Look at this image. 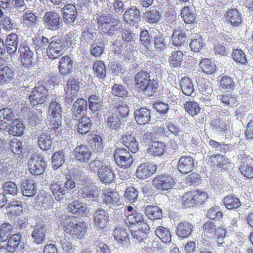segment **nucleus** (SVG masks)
I'll use <instances>...</instances> for the list:
<instances>
[{
	"instance_id": "nucleus-1",
	"label": "nucleus",
	"mask_w": 253,
	"mask_h": 253,
	"mask_svg": "<svg viewBox=\"0 0 253 253\" xmlns=\"http://www.w3.org/2000/svg\"><path fill=\"white\" fill-rule=\"evenodd\" d=\"M87 108V101L83 98H78L73 105L72 111L75 119L81 121L78 123L77 130L82 134L86 133L91 128L90 120L86 117H83L86 114Z\"/></svg>"
},
{
	"instance_id": "nucleus-2",
	"label": "nucleus",
	"mask_w": 253,
	"mask_h": 253,
	"mask_svg": "<svg viewBox=\"0 0 253 253\" xmlns=\"http://www.w3.org/2000/svg\"><path fill=\"white\" fill-rule=\"evenodd\" d=\"M63 226L64 231L75 238L82 239L87 232L86 223L77 217H66Z\"/></svg>"
},
{
	"instance_id": "nucleus-3",
	"label": "nucleus",
	"mask_w": 253,
	"mask_h": 253,
	"mask_svg": "<svg viewBox=\"0 0 253 253\" xmlns=\"http://www.w3.org/2000/svg\"><path fill=\"white\" fill-rule=\"evenodd\" d=\"M53 95L49 94L46 87L38 83L31 92L29 99L33 107H40L43 104L53 100Z\"/></svg>"
},
{
	"instance_id": "nucleus-4",
	"label": "nucleus",
	"mask_w": 253,
	"mask_h": 253,
	"mask_svg": "<svg viewBox=\"0 0 253 253\" xmlns=\"http://www.w3.org/2000/svg\"><path fill=\"white\" fill-rule=\"evenodd\" d=\"M66 50L64 39L58 36H54L49 39L46 53L50 59L59 57Z\"/></svg>"
},
{
	"instance_id": "nucleus-5",
	"label": "nucleus",
	"mask_w": 253,
	"mask_h": 253,
	"mask_svg": "<svg viewBox=\"0 0 253 253\" xmlns=\"http://www.w3.org/2000/svg\"><path fill=\"white\" fill-rule=\"evenodd\" d=\"M99 194V191L96 187L84 184H83L82 188L77 193V198L79 200L88 204L98 202Z\"/></svg>"
},
{
	"instance_id": "nucleus-6",
	"label": "nucleus",
	"mask_w": 253,
	"mask_h": 253,
	"mask_svg": "<svg viewBox=\"0 0 253 253\" xmlns=\"http://www.w3.org/2000/svg\"><path fill=\"white\" fill-rule=\"evenodd\" d=\"M44 27L51 31H58L62 27V20L59 13L50 11L47 12L43 16Z\"/></svg>"
},
{
	"instance_id": "nucleus-7",
	"label": "nucleus",
	"mask_w": 253,
	"mask_h": 253,
	"mask_svg": "<svg viewBox=\"0 0 253 253\" xmlns=\"http://www.w3.org/2000/svg\"><path fill=\"white\" fill-rule=\"evenodd\" d=\"M45 162L43 157L37 154H34L28 161V167L30 172L33 175H40L44 170Z\"/></svg>"
},
{
	"instance_id": "nucleus-8",
	"label": "nucleus",
	"mask_w": 253,
	"mask_h": 253,
	"mask_svg": "<svg viewBox=\"0 0 253 253\" xmlns=\"http://www.w3.org/2000/svg\"><path fill=\"white\" fill-rule=\"evenodd\" d=\"M238 160L240 163L239 169L241 173L248 178L253 177V159L243 152L238 156Z\"/></svg>"
},
{
	"instance_id": "nucleus-9",
	"label": "nucleus",
	"mask_w": 253,
	"mask_h": 253,
	"mask_svg": "<svg viewBox=\"0 0 253 253\" xmlns=\"http://www.w3.org/2000/svg\"><path fill=\"white\" fill-rule=\"evenodd\" d=\"M73 155L75 160L80 164H87L91 159L92 153L88 146L80 144L74 149Z\"/></svg>"
},
{
	"instance_id": "nucleus-10",
	"label": "nucleus",
	"mask_w": 253,
	"mask_h": 253,
	"mask_svg": "<svg viewBox=\"0 0 253 253\" xmlns=\"http://www.w3.org/2000/svg\"><path fill=\"white\" fill-rule=\"evenodd\" d=\"M80 88L79 82L75 79H70L65 87V101L67 104H70L77 97Z\"/></svg>"
},
{
	"instance_id": "nucleus-11",
	"label": "nucleus",
	"mask_w": 253,
	"mask_h": 253,
	"mask_svg": "<svg viewBox=\"0 0 253 253\" xmlns=\"http://www.w3.org/2000/svg\"><path fill=\"white\" fill-rule=\"evenodd\" d=\"M197 165L194 158L191 156H181L177 164V168L182 174H187L192 171Z\"/></svg>"
},
{
	"instance_id": "nucleus-12",
	"label": "nucleus",
	"mask_w": 253,
	"mask_h": 253,
	"mask_svg": "<svg viewBox=\"0 0 253 253\" xmlns=\"http://www.w3.org/2000/svg\"><path fill=\"white\" fill-rule=\"evenodd\" d=\"M174 181L172 177L169 174H162L155 176L153 180V184L157 189L165 191L171 189Z\"/></svg>"
},
{
	"instance_id": "nucleus-13",
	"label": "nucleus",
	"mask_w": 253,
	"mask_h": 253,
	"mask_svg": "<svg viewBox=\"0 0 253 253\" xmlns=\"http://www.w3.org/2000/svg\"><path fill=\"white\" fill-rule=\"evenodd\" d=\"M114 239L117 244L124 249H127L130 245L128 234L123 228H115L113 230Z\"/></svg>"
},
{
	"instance_id": "nucleus-14",
	"label": "nucleus",
	"mask_w": 253,
	"mask_h": 253,
	"mask_svg": "<svg viewBox=\"0 0 253 253\" xmlns=\"http://www.w3.org/2000/svg\"><path fill=\"white\" fill-rule=\"evenodd\" d=\"M46 232L47 230L44 224H37L31 234L32 240L33 243L37 245L45 243Z\"/></svg>"
},
{
	"instance_id": "nucleus-15",
	"label": "nucleus",
	"mask_w": 253,
	"mask_h": 253,
	"mask_svg": "<svg viewBox=\"0 0 253 253\" xmlns=\"http://www.w3.org/2000/svg\"><path fill=\"white\" fill-rule=\"evenodd\" d=\"M89 108L94 116L97 117L103 107V98L98 93L92 94L88 97Z\"/></svg>"
},
{
	"instance_id": "nucleus-16",
	"label": "nucleus",
	"mask_w": 253,
	"mask_h": 253,
	"mask_svg": "<svg viewBox=\"0 0 253 253\" xmlns=\"http://www.w3.org/2000/svg\"><path fill=\"white\" fill-rule=\"evenodd\" d=\"M156 169V166L154 164H141L137 167L136 172V176L139 178L145 179L154 174Z\"/></svg>"
},
{
	"instance_id": "nucleus-17",
	"label": "nucleus",
	"mask_w": 253,
	"mask_h": 253,
	"mask_svg": "<svg viewBox=\"0 0 253 253\" xmlns=\"http://www.w3.org/2000/svg\"><path fill=\"white\" fill-rule=\"evenodd\" d=\"M109 220L108 213L101 208L96 210L93 214V222L99 228H104Z\"/></svg>"
},
{
	"instance_id": "nucleus-18",
	"label": "nucleus",
	"mask_w": 253,
	"mask_h": 253,
	"mask_svg": "<svg viewBox=\"0 0 253 253\" xmlns=\"http://www.w3.org/2000/svg\"><path fill=\"white\" fill-rule=\"evenodd\" d=\"M36 53L39 55H43L45 52L49 43V39L42 36V37L35 36L32 39Z\"/></svg>"
},
{
	"instance_id": "nucleus-19",
	"label": "nucleus",
	"mask_w": 253,
	"mask_h": 253,
	"mask_svg": "<svg viewBox=\"0 0 253 253\" xmlns=\"http://www.w3.org/2000/svg\"><path fill=\"white\" fill-rule=\"evenodd\" d=\"M62 10L64 22L66 24L73 23L77 15V10L75 5L72 4H68L63 7Z\"/></svg>"
},
{
	"instance_id": "nucleus-20",
	"label": "nucleus",
	"mask_w": 253,
	"mask_h": 253,
	"mask_svg": "<svg viewBox=\"0 0 253 253\" xmlns=\"http://www.w3.org/2000/svg\"><path fill=\"white\" fill-rule=\"evenodd\" d=\"M105 119L106 125L112 131L121 129L122 121L117 114L109 113L106 114Z\"/></svg>"
},
{
	"instance_id": "nucleus-21",
	"label": "nucleus",
	"mask_w": 253,
	"mask_h": 253,
	"mask_svg": "<svg viewBox=\"0 0 253 253\" xmlns=\"http://www.w3.org/2000/svg\"><path fill=\"white\" fill-rule=\"evenodd\" d=\"M14 118V114L11 109L8 107L0 110V129L4 130L7 128L8 123Z\"/></svg>"
},
{
	"instance_id": "nucleus-22",
	"label": "nucleus",
	"mask_w": 253,
	"mask_h": 253,
	"mask_svg": "<svg viewBox=\"0 0 253 253\" xmlns=\"http://www.w3.org/2000/svg\"><path fill=\"white\" fill-rule=\"evenodd\" d=\"M97 174L100 181L104 183H111L114 178L112 169L106 165H102L99 168Z\"/></svg>"
},
{
	"instance_id": "nucleus-23",
	"label": "nucleus",
	"mask_w": 253,
	"mask_h": 253,
	"mask_svg": "<svg viewBox=\"0 0 253 253\" xmlns=\"http://www.w3.org/2000/svg\"><path fill=\"white\" fill-rule=\"evenodd\" d=\"M158 86L159 82L157 79L152 75L144 87L142 88L139 92L146 96H151L156 93Z\"/></svg>"
},
{
	"instance_id": "nucleus-24",
	"label": "nucleus",
	"mask_w": 253,
	"mask_h": 253,
	"mask_svg": "<svg viewBox=\"0 0 253 253\" xmlns=\"http://www.w3.org/2000/svg\"><path fill=\"white\" fill-rule=\"evenodd\" d=\"M139 15L140 11L138 8L131 7L125 11L123 17L127 24L134 26L140 21Z\"/></svg>"
},
{
	"instance_id": "nucleus-25",
	"label": "nucleus",
	"mask_w": 253,
	"mask_h": 253,
	"mask_svg": "<svg viewBox=\"0 0 253 253\" xmlns=\"http://www.w3.org/2000/svg\"><path fill=\"white\" fill-rule=\"evenodd\" d=\"M6 52L12 54L16 51L19 42V37L14 33L8 35L5 41Z\"/></svg>"
},
{
	"instance_id": "nucleus-26",
	"label": "nucleus",
	"mask_w": 253,
	"mask_h": 253,
	"mask_svg": "<svg viewBox=\"0 0 253 253\" xmlns=\"http://www.w3.org/2000/svg\"><path fill=\"white\" fill-rule=\"evenodd\" d=\"M134 115L135 120L138 124L144 125L150 121L151 111L146 108L143 107L136 110Z\"/></svg>"
},
{
	"instance_id": "nucleus-27",
	"label": "nucleus",
	"mask_w": 253,
	"mask_h": 253,
	"mask_svg": "<svg viewBox=\"0 0 253 253\" xmlns=\"http://www.w3.org/2000/svg\"><path fill=\"white\" fill-rule=\"evenodd\" d=\"M102 194L104 197V202L110 208L113 206L119 205L120 196L119 194L111 189H107L103 191Z\"/></svg>"
},
{
	"instance_id": "nucleus-28",
	"label": "nucleus",
	"mask_w": 253,
	"mask_h": 253,
	"mask_svg": "<svg viewBox=\"0 0 253 253\" xmlns=\"http://www.w3.org/2000/svg\"><path fill=\"white\" fill-rule=\"evenodd\" d=\"M73 61L68 55L61 57L59 61L58 69L61 74L67 75L73 68Z\"/></svg>"
},
{
	"instance_id": "nucleus-29",
	"label": "nucleus",
	"mask_w": 253,
	"mask_h": 253,
	"mask_svg": "<svg viewBox=\"0 0 253 253\" xmlns=\"http://www.w3.org/2000/svg\"><path fill=\"white\" fill-rule=\"evenodd\" d=\"M21 240V235L20 233L14 234L6 241V243L3 247L8 252L13 253L18 248Z\"/></svg>"
},
{
	"instance_id": "nucleus-30",
	"label": "nucleus",
	"mask_w": 253,
	"mask_h": 253,
	"mask_svg": "<svg viewBox=\"0 0 253 253\" xmlns=\"http://www.w3.org/2000/svg\"><path fill=\"white\" fill-rule=\"evenodd\" d=\"M122 143L132 153H136L138 149V143L135 137L129 133L124 134L122 137Z\"/></svg>"
},
{
	"instance_id": "nucleus-31",
	"label": "nucleus",
	"mask_w": 253,
	"mask_h": 253,
	"mask_svg": "<svg viewBox=\"0 0 253 253\" xmlns=\"http://www.w3.org/2000/svg\"><path fill=\"white\" fill-rule=\"evenodd\" d=\"M151 76V73L143 70L138 72L135 75L134 80V84L139 91L144 87Z\"/></svg>"
},
{
	"instance_id": "nucleus-32",
	"label": "nucleus",
	"mask_w": 253,
	"mask_h": 253,
	"mask_svg": "<svg viewBox=\"0 0 253 253\" xmlns=\"http://www.w3.org/2000/svg\"><path fill=\"white\" fill-rule=\"evenodd\" d=\"M181 16L187 24L193 23L196 19V11L193 5L184 6L181 10Z\"/></svg>"
},
{
	"instance_id": "nucleus-33",
	"label": "nucleus",
	"mask_w": 253,
	"mask_h": 253,
	"mask_svg": "<svg viewBox=\"0 0 253 253\" xmlns=\"http://www.w3.org/2000/svg\"><path fill=\"white\" fill-rule=\"evenodd\" d=\"M53 138L47 132H42L38 135V142L40 148L43 150L51 148Z\"/></svg>"
},
{
	"instance_id": "nucleus-34",
	"label": "nucleus",
	"mask_w": 253,
	"mask_h": 253,
	"mask_svg": "<svg viewBox=\"0 0 253 253\" xmlns=\"http://www.w3.org/2000/svg\"><path fill=\"white\" fill-rule=\"evenodd\" d=\"M193 226L188 222L179 223L176 228V234L181 238L189 237L193 231Z\"/></svg>"
},
{
	"instance_id": "nucleus-35",
	"label": "nucleus",
	"mask_w": 253,
	"mask_h": 253,
	"mask_svg": "<svg viewBox=\"0 0 253 253\" xmlns=\"http://www.w3.org/2000/svg\"><path fill=\"white\" fill-rule=\"evenodd\" d=\"M153 42L155 47L160 50L163 49L167 45V42L166 39L167 37L162 34L159 30L155 29L153 31Z\"/></svg>"
},
{
	"instance_id": "nucleus-36",
	"label": "nucleus",
	"mask_w": 253,
	"mask_h": 253,
	"mask_svg": "<svg viewBox=\"0 0 253 253\" xmlns=\"http://www.w3.org/2000/svg\"><path fill=\"white\" fill-rule=\"evenodd\" d=\"M149 230V227L147 223H143L142 226L137 230L131 231L132 239L135 243H142L146 238V234Z\"/></svg>"
},
{
	"instance_id": "nucleus-37",
	"label": "nucleus",
	"mask_w": 253,
	"mask_h": 253,
	"mask_svg": "<svg viewBox=\"0 0 253 253\" xmlns=\"http://www.w3.org/2000/svg\"><path fill=\"white\" fill-rule=\"evenodd\" d=\"M25 126L23 122L18 119L13 120L8 129L9 134L13 136H20L23 134Z\"/></svg>"
},
{
	"instance_id": "nucleus-38",
	"label": "nucleus",
	"mask_w": 253,
	"mask_h": 253,
	"mask_svg": "<svg viewBox=\"0 0 253 253\" xmlns=\"http://www.w3.org/2000/svg\"><path fill=\"white\" fill-rule=\"evenodd\" d=\"M22 194L27 197L34 196L37 191L35 189L34 183L32 180H23L21 185Z\"/></svg>"
},
{
	"instance_id": "nucleus-39",
	"label": "nucleus",
	"mask_w": 253,
	"mask_h": 253,
	"mask_svg": "<svg viewBox=\"0 0 253 253\" xmlns=\"http://www.w3.org/2000/svg\"><path fill=\"white\" fill-rule=\"evenodd\" d=\"M104 25H103L101 27L99 28L100 32L103 34L112 37L116 35V33L122 27V24L121 21H119V22H115L113 24H108L107 26Z\"/></svg>"
},
{
	"instance_id": "nucleus-40",
	"label": "nucleus",
	"mask_w": 253,
	"mask_h": 253,
	"mask_svg": "<svg viewBox=\"0 0 253 253\" xmlns=\"http://www.w3.org/2000/svg\"><path fill=\"white\" fill-rule=\"evenodd\" d=\"M145 213L151 220L160 219L162 216L161 210L156 206L148 205L145 208Z\"/></svg>"
},
{
	"instance_id": "nucleus-41",
	"label": "nucleus",
	"mask_w": 253,
	"mask_h": 253,
	"mask_svg": "<svg viewBox=\"0 0 253 253\" xmlns=\"http://www.w3.org/2000/svg\"><path fill=\"white\" fill-rule=\"evenodd\" d=\"M189 46L191 50L194 52H199L204 46L202 37L197 33H194L191 34Z\"/></svg>"
},
{
	"instance_id": "nucleus-42",
	"label": "nucleus",
	"mask_w": 253,
	"mask_h": 253,
	"mask_svg": "<svg viewBox=\"0 0 253 253\" xmlns=\"http://www.w3.org/2000/svg\"><path fill=\"white\" fill-rule=\"evenodd\" d=\"M226 19L233 26H237L241 23V15L236 9H229L226 13Z\"/></svg>"
},
{
	"instance_id": "nucleus-43",
	"label": "nucleus",
	"mask_w": 253,
	"mask_h": 253,
	"mask_svg": "<svg viewBox=\"0 0 253 253\" xmlns=\"http://www.w3.org/2000/svg\"><path fill=\"white\" fill-rule=\"evenodd\" d=\"M172 43L176 46H180L187 42V37L181 29L175 30L171 36Z\"/></svg>"
},
{
	"instance_id": "nucleus-44",
	"label": "nucleus",
	"mask_w": 253,
	"mask_h": 253,
	"mask_svg": "<svg viewBox=\"0 0 253 253\" xmlns=\"http://www.w3.org/2000/svg\"><path fill=\"white\" fill-rule=\"evenodd\" d=\"M202 71L208 74H211L216 70L214 63L210 59L203 58L199 63Z\"/></svg>"
},
{
	"instance_id": "nucleus-45",
	"label": "nucleus",
	"mask_w": 253,
	"mask_h": 253,
	"mask_svg": "<svg viewBox=\"0 0 253 253\" xmlns=\"http://www.w3.org/2000/svg\"><path fill=\"white\" fill-rule=\"evenodd\" d=\"M52 195L57 201H61L64 198L65 190L59 182H52L50 186Z\"/></svg>"
},
{
	"instance_id": "nucleus-46",
	"label": "nucleus",
	"mask_w": 253,
	"mask_h": 253,
	"mask_svg": "<svg viewBox=\"0 0 253 253\" xmlns=\"http://www.w3.org/2000/svg\"><path fill=\"white\" fill-rule=\"evenodd\" d=\"M125 222L126 224L130 225L136 223L140 226H142L143 223H146L144 221L143 215L141 213L137 211L132 212L131 214H128V215H127V218L125 219Z\"/></svg>"
},
{
	"instance_id": "nucleus-47",
	"label": "nucleus",
	"mask_w": 253,
	"mask_h": 253,
	"mask_svg": "<svg viewBox=\"0 0 253 253\" xmlns=\"http://www.w3.org/2000/svg\"><path fill=\"white\" fill-rule=\"evenodd\" d=\"M96 19L98 24V28L101 27L103 25L107 26L108 24L119 22V21H120L118 16L112 14L98 16V17H96Z\"/></svg>"
},
{
	"instance_id": "nucleus-48",
	"label": "nucleus",
	"mask_w": 253,
	"mask_h": 253,
	"mask_svg": "<svg viewBox=\"0 0 253 253\" xmlns=\"http://www.w3.org/2000/svg\"><path fill=\"white\" fill-rule=\"evenodd\" d=\"M38 22V17L32 12H26L23 16L22 24L24 27L32 28Z\"/></svg>"
},
{
	"instance_id": "nucleus-49",
	"label": "nucleus",
	"mask_w": 253,
	"mask_h": 253,
	"mask_svg": "<svg viewBox=\"0 0 253 253\" xmlns=\"http://www.w3.org/2000/svg\"><path fill=\"white\" fill-rule=\"evenodd\" d=\"M14 73L12 70L4 66L0 70V84H7L13 79Z\"/></svg>"
},
{
	"instance_id": "nucleus-50",
	"label": "nucleus",
	"mask_w": 253,
	"mask_h": 253,
	"mask_svg": "<svg viewBox=\"0 0 253 253\" xmlns=\"http://www.w3.org/2000/svg\"><path fill=\"white\" fill-rule=\"evenodd\" d=\"M156 235L164 243H169L171 241V234L169 230L164 226L157 227L155 231Z\"/></svg>"
},
{
	"instance_id": "nucleus-51",
	"label": "nucleus",
	"mask_w": 253,
	"mask_h": 253,
	"mask_svg": "<svg viewBox=\"0 0 253 253\" xmlns=\"http://www.w3.org/2000/svg\"><path fill=\"white\" fill-rule=\"evenodd\" d=\"M182 92L186 95H192L194 91V86L191 80L188 77L182 78L180 82Z\"/></svg>"
},
{
	"instance_id": "nucleus-52",
	"label": "nucleus",
	"mask_w": 253,
	"mask_h": 253,
	"mask_svg": "<svg viewBox=\"0 0 253 253\" xmlns=\"http://www.w3.org/2000/svg\"><path fill=\"white\" fill-rule=\"evenodd\" d=\"M180 202L184 208L193 207L195 205V199L193 191L185 193L181 197Z\"/></svg>"
},
{
	"instance_id": "nucleus-53",
	"label": "nucleus",
	"mask_w": 253,
	"mask_h": 253,
	"mask_svg": "<svg viewBox=\"0 0 253 253\" xmlns=\"http://www.w3.org/2000/svg\"><path fill=\"white\" fill-rule=\"evenodd\" d=\"M12 227L8 223L2 224L0 227V241L5 243L12 234Z\"/></svg>"
},
{
	"instance_id": "nucleus-54",
	"label": "nucleus",
	"mask_w": 253,
	"mask_h": 253,
	"mask_svg": "<svg viewBox=\"0 0 253 253\" xmlns=\"http://www.w3.org/2000/svg\"><path fill=\"white\" fill-rule=\"evenodd\" d=\"M165 145L164 143L159 141H154L148 150V153L155 156L163 154Z\"/></svg>"
},
{
	"instance_id": "nucleus-55",
	"label": "nucleus",
	"mask_w": 253,
	"mask_h": 253,
	"mask_svg": "<svg viewBox=\"0 0 253 253\" xmlns=\"http://www.w3.org/2000/svg\"><path fill=\"white\" fill-rule=\"evenodd\" d=\"M223 203L225 207L229 210L237 209L241 206L240 200L233 195L225 197L223 199Z\"/></svg>"
},
{
	"instance_id": "nucleus-56",
	"label": "nucleus",
	"mask_w": 253,
	"mask_h": 253,
	"mask_svg": "<svg viewBox=\"0 0 253 253\" xmlns=\"http://www.w3.org/2000/svg\"><path fill=\"white\" fill-rule=\"evenodd\" d=\"M142 16L145 20L149 23H156L160 18V13L157 10L146 11L142 13Z\"/></svg>"
},
{
	"instance_id": "nucleus-57",
	"label": "nucleus",
	"mask_w": 253,
	"mask_h": 253,
	"mask_svg": "<svg viewBox=\"0 0 253 253\" xmlns=\"http://www.w3.org/2000/svg\"><path fill=\"white\" fill-rule=\"evenodd\" d=\"M65 162V154L63 151H58L53 153L52 156V163L53 169H57Z\"/></svg>"
},
{
	"instance_id": "nucleus-58",
	"label": "nucleus",
	"mask_w": 253,
	"mask_h": 253,
	"mask_svg": "<svg viewBox=\"0 0 253 253\" xmlns=\"http://www.w3.org/2000/svg\"><path fill=\"white\" fill-rule=\"evenodd\" d=\"M183 53L180 50L173 51L171 53V56L169 57V61L170 65L173 67H178L180 66Z\"/></svg>"
},
{
	"instance_id": "nucleus-59",
	"label": "nucleus",
	"mask_w": 253,
	"mask_h": 253,
	"mask_svg": "<svg viewBox=\"0 0 253 253\" xmlns=\"http://www.w3.org/2000/svg\"><path fill=\"white\" fill-rule=\"evenodd\" d=\"M166 128L167 133L173 134L179 138L183 134V131L181 130L180 126L178 124L172 121L168 122L166 124Z\"/></svg>"
},
{
	"instance_id": "nucleus-60",
	"label": "nucleus",
	"mask_w": 253,
	"mask_h": 253,
	"mask_svg": "<svg viewBox=\"0 0 253 253\" xmlns=\"http://www.w3.org/2000/svg\"><path fill=\"white\" fill-rule=\"evenodd\" d=\"M138 196V191L133 187L127 188L124 194L125 201L131 204H133L136 201Z\"/></svg>"
},
{
	"instance_id": "nucleus-61",
	"label": "nucleus",
	"mask_w": 253,
	"mask_h": 253,
	"mask_svg": "<svg viewBox=\"0 0 253 253\" xmlns=\"http://www.w3.org/2000/svg\"><path fill=\"white\" fill-rule=\"evenodd\" d=\"M95 75L100 79H103L106 77V67L103 62L97 61L93 65Z\"/></svg>"
},
{
	"instance_id": "nucleus-62",
	"label": "nucleus",
	"mask_w": 253,
	"mask_h": 253,
	"mask_svg": "<svg viewBox=\"0 0 253 253\" xmlns=\"http://www.w3.org/2000/svg\"><path fill=\"white\" fill-rule=\"evenodd\" d=\"M215 129L221 135L224 136L226 138H228L230 136V129H229V126L226 124L222 120H218L217 121Z\"/></svg>"
},
{
	"instance_id": "nucleus-63",
	"label": "nucleus",
	"mask_w": 253,
	"mask_h": 253,
	"mask_svg": "<svg viewBox=\"0 0 253 253\" xmlns=\"http://www.w3.org/2000/svg\"><path fill=\"white\" fill-rule=\"evenodd\" d=\"M184 107L186 111L192 116L198 114L201 110L199 104L195 101H187L184 104Z\"/></svg>"
},
{
	"instance_id": "nucleus-64",
	"label": "nucleus",
	"mask_w": 253,
	"mask_h": 253,
	"mask_svg": "<svg viewBox=\"0 0 253 253\" xmlns=\"http://www.w3.org/2000/svg\"><path fill=\"white\" fill-rule=\"evenodd\" d=\"M112 93L116 96L123 98L127 96L128 91L125 85L115 84L112 88Z\"/></svg>"
}]
</instances>
